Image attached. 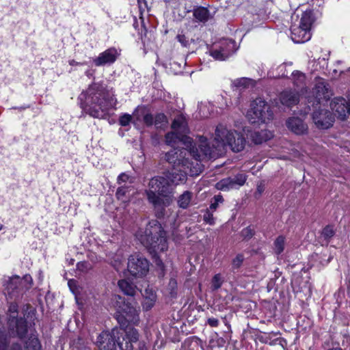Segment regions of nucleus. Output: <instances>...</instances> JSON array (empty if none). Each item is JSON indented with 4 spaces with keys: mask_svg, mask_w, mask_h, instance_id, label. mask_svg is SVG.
Here are the masks:
<instances>
[{
    "mask_svg": "<svg viewBox=\"0 0 350 350\" xmlns=\"http://www.w3.org/2000/svg\"><path fill=\"white\" fill-rule=\"evenodd\" d=\"M245 142L241 133L220 124L215 129L211 147L207 139L200 136L198 148L191 147L189 150L174 148L168 151L165 154V159L173 164V168L150 179L144 191L148 202L154 208L157 217L165 218L170 211L166 208L174 200V187L186 183L188 170L191 176L198 175L202 171L198 161L217 157L226 146L233 152H241L244 149Z\"/></svg>",
    "mask_w": 350,
    "mask_h": 350,
    "instance_id": "nucleus-1",
    "label": "nucleus"
},
{
    "mask_svg": "<svg viewBox=\"0 0 350 350\" xmlns=\"http://www.w3.org/2000/svg\"><path fill=\"white\" fill-rule=\"evenodd\" d=\"M79 99L85 113L96 118H104L117 104L113 92L100 83L90 85L87 90L79 95Z\"/></svg>",
    "mask_w": 350,
    "mask_h": 350,
    "instance_id": "nucleus-2",
    "label": "nucleus"
},
{
    "mask_svg": "<svg viewBox=\"0 0 350 350\" xmlns=\"http://www.w3.org/2000/svg\"><path fill=\"white\" fill-rule=\"evenodd\" d=\"M135 237L154 256L167 250L165 232L157 220H151L145 228H139Z\"/></svg>",
    "mask_w": 350,
    "mask_h": 350,
    "instance_id": "nucleus-3",
    "label": "nucleus"
},
{
    "mask_svg": "<svg viewBox=\"0 0 350 350\" xmlns=\"http://www.w3.org/2000/svg\"><path fill=\"white\" fill-rule=\"evenodd\" d=\"M33 284V280L30 275H25L23 278L14 275L9 278L5 288V293L8 299L10 301L21 300Z\"/></svg>",
    "mask_w": 350,
    "mask_h": 350,
    "instance_id": "nucleus-4",
    "label": "nucleus"
},
{
    "mask_svg": "<svg viewBox=\"0 0 350 350\" xmlns=\"http://www.w3.org/2000/svg\"><path fill=\"white\" fill-rule=\"evenodd\" d=\"M273 118L270 106L261 98L254 100L247 112V118L251 124L267 123Z\"/></svg>",
    "mask_w": 350,
    "mask_h": 350,
    "instance_id": "nucleus-5",
    "label": "nucleus"
},
{
    "mask_svg": "<svg viewBox=\"0 0 350 350\" xmlns=\"http://www.w3.org/2000/svg\"><path fill=\"white\" fill-rule=\"evenodd\" d=\"M237 51L236 42L230 39H222L214 43L209 49L210 55L217 61H225Z\"/></svg>",
    "mask_w": 350,
    "mask_h": 350,
    "instance_id": "nucleus-6",
    "label": "nucleus"
},
{
    "mask_svg": "<svg viewBox=\"0 0 350 350\" xmlns=\"http://www.w3.org/2000/svg\"><path fill=\"white\" fill-rule=\"evenodd\" d=\"M312 94V96H308V103H312V107L323 105V103L327 102L331 96L328 84L323 79H317Z\"/></svg>",
    "mask_w": 350,
    "mask_h": 350,
    "instance_id": "nucleus-7",
    "label": "nucleus"
},
{
    "mask_svg": "<svg viewBox=\"0 0 350 350\" xmlns=\"http://www.w3.org/2000/svg\"><path fill=\"white\" fill-rule=\"evenodd\" d=\"M128 271L135 277H142L149 271V262L139 254H134L128 259Z\"/></svg>",
    "mask_w": 350,
    "mask_h": 350,
    "instance_id": "nucleus-8",
    "label": "nucleus"
},
{
    "mask_svg": "<svg viewBox=\"0 0 350 350\" xmlns=\"http://www.w3.org/2000/svg\"><path fill=\"white\" fill-rule=\"evenodd\" d=\"M17 308H9L8 327L12 333L23 338L27 332V322L23 318H18Z\"/></svg>",
    "mask_w": 350,
    "mask_h": 350,
    "instance_id": "nucleus-9",
    "label": "nucleus"
},
{
    "mask_svg": "<svg viewBox=\"0 0 350 350\" xmlns=\"http://www.w3.org/2000/svg\"><path fill=\"white\" fill-rule=\"evenodd\" d=\"M115 314V318L118 321L122 329L130 326V324L137 325L139 321V311L136 308H120Z\"/></svg>",
    "mask_w": 350,
    "mask_h": 350,
    "instance_id": "nucleus-10",
    "label": "nucleus"
},
{
    "mask_svg": "<svg viewBox=\"0 0 350 350\" xmlns=\"http://www.w3.org/2000/svg\"><path fill=\"white\" fill-rule=\"evenodd\" d=\"M314 108L312 120L315 125L319 129H328L334 122V116L327 109H322V105Z\"/></svg>",
    "mask_w": 350,
    "mask_h": 350,
    "instance_id": "nucleus-11",
    "label": "nucleus"
},
{
    "mask_svg": "<svg viewBox=\"0 0 350 350\" xmlns=\"http://www.w3.org/2000/svg\"><path fill=\"white\" fill-rule=\"evenodd\" d=\"M124 336L118 338L117 344L120 350H133V343L137 342L139 338V334L135 328L131 326H126L123 329Z\"/></svg>",
    "mask_w": 350,
    "mask_h": 350,
    "instance_id": "nucleus-12",
    "label": "nucleus"
},
{
    "mask_svg": "<svg viewBox=\"0 0 350 350\" xmlns=\"http://www.w3.org/2000/svg\"><path fill=\"white\" fill-rule=\"evenodd\" d=\"M118 331L113 329L111 332L105 331L101 332L96 340V345L100 350H116V335Z\"/></svg>",
    "mask_w": 350,
    "mask_h": 350,
    "instance_id": "nucleus-13",
    "label": "nucleus"
},
{
    "mask_svg": "<svg viewBox=\"0 0 350 350\" xmlns=\"http://www.w3.org/2000/svg\"><path fill=\"white\" fill-rule=\"evenodd\" d=\"M330 107L334 113V117L337 116L344 120L348 114L350 115V100L341 97L335 98L332 100Z\"/></svg>",
    "mask_w": 350,
    "mask_h": 350,
    "instance_id": "nucleus-14",
    "label": "nucleus"
},
{
    "mask_svg": "<svg viewBox=\"0 0 350 350\" xmlns=\"http://www.w3.org/2000/svg\"><path fill=\"white\" fill-rule=\"evenodd\" d=\"M119 55L120 53L118 50L111 47L100 53L97 57L93 59V63L96 66L111 64L116 62Z\"/></svg>",
    "mask_w": 350,
    "mask_h": 350,
    "instance_id": "nucleus-15",
    "label": "nucleus"
},
{
    "mask_svg": "<svg viewBox=\"0 0 350 350\" xmlns=\"http://www.w3.org/2000/svg\"><path fill=\"white\" fill-rule=\"evenodd\" d=\"M291 39L295 43H304L311 38V33L299 25H293L291 27Z\"/></svg>",
    "mask_w": 350,
    "mask_h": 350,
    "instance_id": "nucleus-16",
    "label": "nucleus"
},
{
    "mask_svg": "<svg viewBox=\"0 0 350 350\" xmlns=\"http://www.w3.org/2000/svg\"><path fill=\"white\" fill-rule=\"evenodd\" d=\"M279 100L282 105L291 107L299 103V95L296 90H286L280 94Z\"/></svg>",
    "mask_w": 350,
    "mask_h": 350,
    "instance_id": "nucleus-17",
    "label": "nucleus"
},
{
    "mask_svg": "<svg viewBox=\"0 0 350 350\" xmlns=\"http://www.w3.org/2000/svg\"><path fill=\"white\" fill-rule=\"evenodd\" d=\"M286 126L297 135L304 134L308 129L307 125L299 118H291L286 121Z\"/></svg>",
    "mask_w": 350,
    "mask_h": 350,
    "instance_id": "nucleus-18",
    "label": "nucleus"
},
{
    "mask_svg": "<svg viewBox=\"0 0 350 350\" xmlns=\"http://www.w3.org/2000/svg\"><path fill=\"white\" fill-rule=\"evenodd\" d=\"M172 128L175 132L185 136L187 132V122L185 117L183 115L176 116L172 124Z\"/></svg>",
    "mask_w": 350,
    "mask_h": 350,
    "instance_id": "nucleus-19",
    "label": "nucleus"
},
{
    "mask_svg": "<svg viewBox=\"0 0 350 350\" xmlns=\"http://www.w3.org/2000/svg\"><path fill=\"white\" fill-rule=\"evenodd\" d=\"M118 286L120 289L126 295L133 297L137 291L136 286L129 281L128 280L123 279L118 281Z\"/></svg>",
    "mask_w": 350,
    "mask_h": 350,
    "instance_id": "nucleus-20",
    "label": "nucleus"
},
{
    "mask_svg": "<svg viewBox=\"0 0 350 350\" xmlns=\"http://www.w3.org/2000/svg\"><path fill=\"white\" fill-rule=\"evenodd\" d=\"M293 82L295 87L304 94L307 92L306 88V76L299 71H295L292 74Z\"/></svg>",
    "mask_w": 350,
    "mask_h": 350,
    "instance_id": "nucleus-21",
    "label": "nucleus"
},
{
    "mask_svg": "<svg viewBox=\"0 0 350 350\" xmlns=\"http://www.w3.org/2000/svg\"><path fill=\"white\" fill-rule=\"evenodd\" d=\"M193 16L197 21L205 23L210 18V12L206 8L198 6L193 9Z\"/></svg>",
    "mask_w": 350,
    "mask_h": 350,
    "instance_id": "nucleus-22",
    "label": "nucleus"
},
{
    "mask_svg": "<svg viewBox=\"0 0 350 350\" xmlns=\"http://www.w3.org/2000/svg\"><path fill=\"white\" fill-rule=\"evenodd\" d=\"M184 139H185L187 142L191 143L189 138H186L183 135H180L174 131L165 135L166 144L171 146H174L177 142L183 141Z\"/></svg>",
    "mask_w": 350,
    "mask_h": 350,
    "instance_id": "nucleus-23",
    "label": "nucleus"
},
{
    "mask_svg": "<svg viewBox=\"0 0 350 350\" xmlns=\"http://www.w3.org/2000/svg\"><path fill=\"white\" fill-rule=\"evenodd\" d=\"M313 23V18L312 12L307 10L302 13L301 19L299 21V25L304 27L307 30L310 31L311 25Z\"/></svg>",
    "mask_w": 350,
    "mask_h": 350,
    "instance_id": "nucleus-24",
    "label": "nucleus"
},
{
    "mask_svg": "<svg viewBox=\"0 0 350 350\" xmlns=\"http://www.w3.org/2000/svg\"><path fill=\"white\" fill-rule=\"evenodd\" d=\"M272 134L266 130H262L260 132H254L252 134V138L253 142L256 144H260L265 141H267L271 138Z\"/></svg>",
    "mask_w": 350,
    "mask_h": 350,
    "instance_id": "nucleus-25",
    "label": "nucleus"
},
{
    "mask_svg": "<svg viewBox=\"0 0 350 350\" xmlns=\"http://www.w3.org/2000/svg\"><path fill=\"white\" fill-rule=\"evenodd\" d=\"M146 301V306H153L157 300V295L152 288H147L142 294Z\"/></svg>",
    "mask_w": 350,
    "mask_h": 350,
    "instance_id": "nucleus-26",
    "label": "nucleus"
},
{
    "mask_svg": "<svg viewBox=\"0 0 350 350\" xmlns=\"http://www.w3.org/2000/svg\"><path fill=\"white\" fill-rule=\"evenodd\" d=\"M193 193L189 191H185L182 193L178 199V205L180 208H187L191 201Z\"/></svg>",
    "mask_w": 350,
    "mask_h": 350,
    "instance_id": "nucleus-27",
    "label": "nucleus"
},
{
    "mask_svg": "<svg viewBox=\"0 0 350 350\" xmlns=\"http://www.w3.org/2000/svg\"><path fill=\"white\" fill-rule=\"evenodd\" d=\"M216 188L221 191H228L234 188L233 181L231 177L224 178L216 183Z\"/></svg>",
    "mask_w": 350,
    "mask_h": 350,
    "instance_id": "nucleus-28",
    "label": "nucleus"
},
{
    "mask_svg": "<svg viewBox=\"0 0 350 350\" xmlns=\"http://www.w3.org/2000/svg\"><path fill=\"white\" fill-rule=\"evenodd\" d=\"M26 350H41V345L38 337L35 335L31 336L25 343Z\"/></svg>",
    "mask_w": 350,
    "mask_h": 350,
    "instance_id": "nucleus-29",
    "label": "nucleus"
},
{
    "mask_svg": "<svg viewBox=\"0 0 350 350\" xmlns=\"http://www.w3.org/2000/svg\"><path fill=\"white\" fill-rule=\"evenodd\" d=\"M233 85L237 88H249L254 85V81L252 79L243 77L237 79L233 81Z\"/></svg>",
    "mask_w": 350,
    "mask_h": 350,
    "instance_id": "nucleus-30",
    "label": "nucleus"
},
{
    "mask_svg": "<svg viewBox=\"0 0 350 350\" xmlns=\"http://www.w3.org/2000/svg\"><path fill=\"white\" fill-rule=\"evenodd\" d=\"M285 240L282 236H279L274 242V251L277 254H281L284 249Z\"/></svg>",
    "mask_w": 350,
    "mask_h": 350,
    "instance_id": "nucleus-31",
    "label": "nucleus"
},
{
    "mask_svg": "<svg viewBox=\"0 0 350 350\" xmlns=\"http://www.w3.org/2000/svg\"><path fill=\"white\" fill-rule=\"evenodd\" d=\"M233 185L235 189H239L243 186L246 181V176L243 174H238L234 178H232Z\"/></svg>",
    "mask_w": 350,
    "mask_h": 350,
    "instance_id": "nucleus-32",
    "label": "nucleus"
},
{
    "mask_svg": "<svg viewBox=\"0 0 350 350\" xmlns=\"http://www.w3.org/2000/svg\"><path fill=\"white\" fill-rule=\"evenodd\" d=\"M223 283V279L220 274H216L211 281V288L213 291H216L219 288Z\"/></svg>",
    "mask_w": 350,
    "mask_h": 350,
    "instance_id": "nucleus-33",
    "label": "nucleus"
},
{
    "mask_svg": "<svg viewBox=\"0 0 350 350\" xmlns=\"http://www.w3.org/2000/svg\"><path fill=\"white\" fill-rule=\"evenodd\" d=\"M129 192V188L125 187H120L117 189L116 196L118 200L126 202L128 199L126 194Z\"/></svg>",
    "mask_w": 350,
    "mask_h": 350,
    "instance_id": "nucleus-34",
    "label": "nucleus"
},
{
    "mask_svg": "<svg viewBox=\"0 0 350 350\" xmlns=\"http://www.w3.org/2000/svg\"><path fill=\"white\" fill-rule=\"evenodd\" d=\"M335 234V231L334 230L333 226H325L322 231V236L325 239L328 240L332 238Z\"/></svg>",
    "mask_w": 350,
    "mask_h": 350,
    "instance_id": "nucleus-35",
    "label": "nucleus"
},
{
    "mask_svg": "<svg viewBox=\"0 0 350 350\" xmlns=\"http://www.w3.org/2000/svg\"><path fill=\"white\" fill-rule=\"evenodd\" d=\"M166 122L167 117L163 113H158L154 117V124L157 128L161 127L163 123Z\"/></svg>",
    "mask_w": 350,
    "mask_h": 350,
    "instance_id": "nucleus-36",
    "label": "nucleus"
},
{
    "mask_svg": "<svg viewBox=\"0 0 350 350\" xmlns=\"http://www.w3.org/2000/svg\"><path fill=\"white\" fill-rule=\"evenodd\" d=\"M167 289L169 291V293L171 295V297H175V295H176V289H177V282L175 279H173V278L170 279L169 284H168Z\"/></svg>",
    "mask_w": 350,
    "mask_h": 350,
    "instance_id": "nucleus-37",
    "label": "nucleus"
},
{
    "mask_svg": "<svg viewBox=\"0 0 350 350\" xmlns=\"http://www.w3.org/2000/svg\"><path fill=\"white\" fill-rule=\"evenodd\" d=\"M7 343L4 338L0 337V350H5ZM10 350H22L21 346L18 343H14Z\"/></svg>",
    "mask_w": 350,
    "mask_h": 350,
    "instance_id": "nucleus-38",
    "label": "nucleus"
},
{
    "mask_svg": "<svg viewBox=\"0 0 350 350\" xmlns=\"http://www.w3.org/2000/svg\"><path fill=\"white\" fill-rule=\"evenodd\" d=\"M212 212L213 211L208 208L203 216L204 221L209 225L215 224V218L213 217Z\"/></svg>",
    "mask_w": 350,
    "mask_h": 350,
    "instance_id": "nucleus-39",
    "label": "nucleus"
},
{
    "mask_svg": "<svg viewBox=\"0 0 350 350\" xmlns=\"http://www.w3.org/2000/svg\"><path fill=\"white\" fill-rule=\"evenodd\" d=\"M132 117L128 113H124L120 117L119 123L122 126H128L131 122Z\"/></svg>",
    "mask_w": 350,
    "mask_h": 350,
    "instance_id": "nucleus-40",
    "label": "nucleus"
},
{
    "mask_svg": "<svg viewBox=\"0 0 350 350\" xmlns=\"http://www.w3.org/2000/svg\"><path fill=\"white\" fill-rule=\"evenodd\" d=\"M213 199L214 202H213L209 206L210 210L212 211H215L218 204L224 201L223 197L220 195L215 196Z\"/></svg>",
    "mask_w": 350,
    "mask_h": 350,
    "instance_id": "nucleus-41",
    "label": "nucleus"
},
{
    "mask_svg": "<svg viewBox=\"0 0 350 350\" xmlns=\"http://www.w3.org/2000/svg\"><path fill=\"white\" fill-rule=\"evenodd\" d=\"M244 260V256L242 254H238L232 260V267L234 269H237L241 267L243 261Z\"/></svg>",
    "mask_w": 350,
    "mask_h": 350,
    "instance_id": "nucleus-42",
    "label": "nucleus"
},
{
    "mask_svg": "<svg viewBox=\"0 0 350 350\" xmlns=\"http://www.w3.org/2000/svg\"><path fill=\"white\" fill-rule=\"evenodd\" d=\"M143 120L147 126H150L154 124V118L151 113H146L144 116Z\"/></svg>",
    "mask_w": 350,
    "mask_h": 350,
    "instance_id": "nucleus-43",
    "label": "nucleus"
},
{
    "mask_svg": "<svg viewBox=\"0 0 350 350\" xmlns=\"http://www.w3.org/2000/svg\"><path fill=\"white\" fill-rule=\"evenodd\" d=\"M206 108H207V105L206 104H203V103H201L199 107H198V109H199V113L200 114V116L202 118H206L209 116L210 114V112L209 111H206L205 109Z\"/></svg>",
    "mask_w": 350,
    "mask_h": 350,
    "instance_id": "nucleus-44",
    "label": "nucleus"
},
{
    "mask_svg": "<svg viewBox=\"0 0 350 350\" xmlns=\"http://www.w3.org/2000/svg\"><path fill=\"white\" fill-rule=\"evenodd\" d=\"M176 38L183 46H187L189 44V39L183 34L177 35Z\"/></svg>",
    "mask_w": 350,
    "mask_h": 350,
    "instance_id": "nucleus-45",
    "label": "nucleus"
},
{
    "mask_svg": "<svg viewBox=\"0 0 350 350\" xmlns=\"http://www.w3.org/2000/svg\"><path fill=\"white\" fill-rule=\"evenodd\" d=\"M206 323L212 327H216L219 325L218 318L209 317L207 319Z\"/></svg>",
    "mask_w": 350,
    "mask_h": 350,
    "instance_id": "nucleus-46",
    "label": "nucleus"
},
{
    "mask_svg": "<svg viewBox=\"0 0 350 350\" xmlns=\"http://www.w3.org/2000/svg\"><path fill=\"white\" fill-rule=\"evenodd\" d=\"M129 175L125 173H121L118 177V183L121 184L122 183H125L129 180Z\"/></svg>",
    "mask_w": 350,
    "mask_h": 350,
    "instance_id": "nucleus-47",
    "label": "nucleus"
},
{
    "mask_svg": "<svg viewBox=\"0 0 350 350\" xmlns=\"http://www.w3.org/2000/svg\"><path fill=\"white\" fill-rule=\"evenodd\" d=\"M68 284L70 288V290L72 291V292L73 293H76V291H75V284H76V282L75 280H70L68 282Z\"/></svg>",
    "mask_w": 350,
    "mask_h": 350,
    "instance_id": "nucleus-48",
    "label": "nucleus"
},
{
    "mask_svg": "<svg viewBox=\"0 0 350 350\" xmlns=\"http://www.w3.org/2000/svg\"><path fill=\"white\" fill-rule=\"evenodd\" d=\"M242 234L244 236V237H251L252 236V232H251V230L249 229V228H245L244 230H243L242 231Z\"/></svg>",
    "mask_w": 350,
    "mask_h": 350,
    "instance_id": "nucleus-49",
    "label": "nucleus"
},
{
    "mask_svg": "<svg viewBox=\"0 0 350 350\" xmlns=\"http://www.w3.org/2000/svg\"><path fill=\"white\" fill-rule=\"evenodd\" d=\"M168 217V219H169V222H170L171 224L174 225L176 219V217H177V214L174 213V215H172L171 219L170 218V217Z\"/></svg>",
    "mask_w": 350,
    "mask_h": 350,
    "instance_id": "nucleus-50",
    "label": "nucleus"
},
{
    "mask_svg": "<svg viewBox=\"0 0 350 350\" xmlns=\"http://www.w3.org/2000/svg\"><path fill=\"white\" fill-rule=\"evenodd\" d=\"M137 350H147L146 345L144 342H139Z\"/></svg>",
    "mask_w": 350,
    "mask_h": 350,
    "instance_id": "nucleus-51",
    "label": "nucleus"
},
{
    "mask_svg": "<svg viewBox=\"0 0 350 350\" xmlns=\"http://www.w3.org/2000/svg\"><path fill=\"white\" fill-rule=\"evenodd\" d=\"M310 64H312V70L313 71H315V70H319V68H318V65H315V62H312L310 63Z\"/></svg>",
    "mask_w": 350,
    "mask_h": 350,
    "instance_id": "nucleus-52",
    "label": "nucleus"
},
{
    "mask_svg": "<svg viewBox=\"0 0 350 350\" xmlns=\"http://www.w3.org/2000/svg\"><path fill=\"white\" fill-rule=\"evenodd\" d=\"M85 264L84 262H79V263H77V268L79 269H82L83 268V267L85 266Z\"/></svg>",
    "mask_w": 350,
    "mask_h": 350,
    "instance_id": "nucleus-53",
    "label": "nucleus"
},
{
    "mask_svg": "<svg viewBox=\"0 0 350 350\" xmlns=\"http://www.w3.org/2000/svg\"><path fill=\"white\" fill-rule=\"evenodd\" d=\"M69 64H70V65H71V66H76V65H79V64H80L79 62H76V61H75L74 59L70 60V61L69 62Z\"/></svg>",
    "mask_w": 350,
    "mask_h": 350,
    "instance_id": "nucleus-54",
    "label": "nucleus"
},
{
    "mask_svg": "<svg viewBox=\"0 0 350 350\" xmlns=\"http://www.w3.org/2000/svg\"><path fill=\"white\" fill-rule=\"evenodd\" d=\"M156 262H157V265L158 266H159V267H163V262H162V261H161V259H159V258L157 259Z\"/></svg>",
    "mask_w": 350,
    "mask_h": 350,
    "instance_id": "nucleus-55",
    "label": "nucleus"
},
{
    "mask_svg": "<svg viewBox=\"0 0 350 350\" xmlns=\"http://www.w3.org/2000/svg\"><path fill=\"white\" fill-rule=\"evenodd\" d=\"M4 294H5V293H4ZM5 297H6V299H8L7 296H5ZM7 300H8V302H10V304H11V305H10V307H12V304H16V301H18V300H16V301H10V299H7Z\"/></svg>",
    "mask_w": 350,
    "mask_h": 350,
    "instance_id": "nucleus-56",
    "label": "nucleus"
},
{
    "mask_svg": "<svg viewBox=\"0 0 350 350\" xmlns=\"http://www.w3.org/2000/svg\"><path fill=\"white\" fill-rule=\"evenodd\" d=\"M117 297H118V299H120V301H118L119 304H120L122 302V298L120 297V296H115V298L116 299ZM118 306H121L120 305H119Z\"/></svg>",
    "mask_w": 350,
    "mask_h": 350,
    "instance_id": "nucleus-57",
    "label": "nucleus"
},
{
    "mask_svg": "<svg viewBox=\"0 0 350 350\" xmlns=\"http://www.w3.org/2000/svg\"><path fill=\"white\" fill-rule=\"evenodd\" d=\"M318 60H319V63L321 62V61H322V62H324V64H326V59H325V58H323V59H321L319 58Z\"/></svg>",
    "mask_w": 350,
    "mask_h": 350,
    "instance_id": "nucleus-58",
    "label": "nucleus"
},
{
    "mask_svg": "<svg viewBox=\"0 0 350 350\" xmlns=\"http://www.w3.org/2000/svg\"><path fill=\"white\" fill-rule=\"evenodd\" d=\"M284 68H285L284 66L281 65V66H279L278 68L280 69L281 70H282Z\"/></svg>",
    "mask_w": 350,
    "mask_h": 350,
    "instance_id": "nucleus-59",
    "label": "nucleus"
},
{
    "mask_svg": "<svg viewBox=\"0 0 350 350\" xmlns=\"http://www.w3.org/2000/svg\"><path fill=\"white\" fill-rule=\"evenodd\" d=\"M258 191L260 193L262 191L261 189L260 188V187H258Z\"/></svg>",
    "mask_w": 350,
    "mask_h": 350,
    "instance_id": "nucleus-60",
    "label": "nucleus"
}]
</instances>
